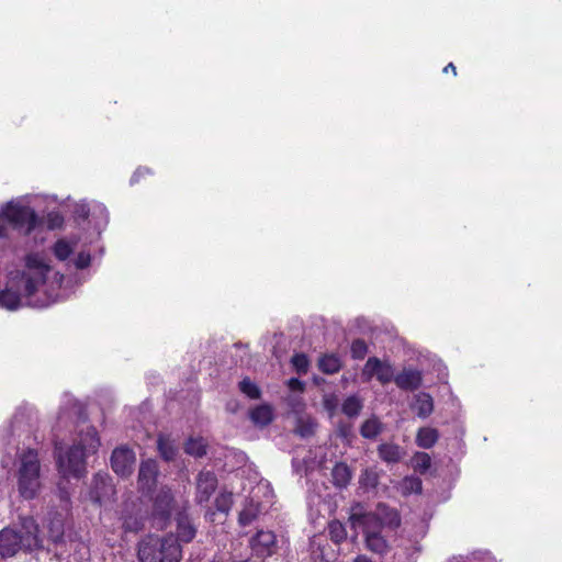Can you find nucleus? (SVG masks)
Returning <instances> with one entry per match:
<instances>
[{"mask_svg":"<svg viewBox=\"0 0 562 562\" xmlns=\"http://www.w3.org/2000/svg\"><path fill=\"white\" fill-rule=\"evenodd\" d=\"M367 353H368V345L363 339L357 338L351 342L350 355H351L352 359L362 360V359H364Z\"/></svg>","mask_w":562,"mask_h":562,"instance_id":"a19ab883","label":"nucleus"},{"mask_svg":"<svg viewBox=\"0 0 562 562\" xmlns=\"http://www.w3.org/2000/svg\"><path fill=\"white\" fill-rule=\"evenodd\" d=\"M381 430V423L376 418H370L361 425L360 434L363 438L374 439Z\"/></svg>","mask_w":562,"mask_h":562,"instance_id":"72a5a7b5","label":"nucleus"},{"mask_svg":"<svg viewBox=\"0 0 562 562\" xmlns=\"http://www.w3.org/2000/svg\"><path fill=\"white\" fill-rule=\"evenodd\" d=\"M328 535L334 543L340 544L347 538V530L345 525L339 520H331L328 524Z\"/></svg>","mask_w":562,"mask_h":562,"instance_id":"7c9ffc66","label":"nucleus"},{"mask_svg":"<svg viewBox=\"0 0 562 562\" xmlns=\"http://www.w3.org/2000/svg\"><path fill=\"white\" fill-rule=\"evenodd\" d=\"M113 492L111 479L106 473H97L93 475L90 488V498L98 504H101L103 498Z\"/></svg>","mask_w":562,"mask_h":562,"instance_id":"2eb2a0df","label":"nucleus"},{"mask_svg":"<svg viewBox=\"0 0 562 562\" xmlns=\"http://www.w3.org/2000/svg\"><path fill=\"white\" fill-rule=\"evenodd\" d=\"M288 386L291 391H294V392H303L304 389H305V384L304 382H302L300 379L297 378H291L289 381H288Z\"/></svg>","mask_w":562,"mask_h":562,"instance_id":"de8ad7c7","label":"nucleus"},{"mask_svg":"<svg viewBox=\"0 0 562 562\" xmlns=\"http://www.w3.org/2000/svg\"><path fill=\"white\" fill-rule=\"evenodd\" d=\"M396 386L403 391H416L423 383V374L419 370L405 368L394 378Z\"/></svg>","mask_w":562,"mask_h":562,"instance_id":"ddd939ff","label":"nucleus"},{"mask_svg":"<svg viewBox=\"0 0 562 562\" xmlns=\"http://www.w3.org/2000/svg\"><path fill=\"white\" fill-rule=\"evenodd\" d=\"M91 256L88 252H79L76 260L75 266L77 269H86L90 266Z\"/></svg>","mask_w":562,"mask_h":562,"instance_id":"c03bdc74","label":"nucleus"},{"mask_svg":"<svg viewBox=\"0 0 562 562\" xmlns=\"http://www.w3.org/2000/svg\"><path fill=\"white\" fill-rule=\"evenodd\" d=\"M445 74H447L448 71H451L453 74V76H457V67L454 66L453 63H449L442 70Z\"/></svg>","mask_w":562,"mask_h":562,"instance_id":"8fccbe9b","label":"nucleus"},{"mask_svg":"<svg viewBox=\"0 0 562 562\" xmlns=\"http://www.w3.org/2000/svg\"><path fill=\"white\" fill-rule=\"evenodd\" d=\"M159 474L158 464L153 459L142 461L138 471V484L140 490L150 491L157 483Z\"/></svg>","mask_w":562,"mask_h":562,"instance_id":"4468645a","label":"nucleus"},{"mask_svg":"<svg viewBox=\"0 0 562 562\" xmlns=\"http://www.w3.org/2000/svg\"><path fill=\"white\" fill-rule=\"evenodd\" d=\"M362 403L357 396H348L341 406V412L348 417H356L360 414Z\"/></svg>","mask_w":562,"mask_h":562,"instance_id":"f704fd0d","label":"nucleus"},{"mask_svg":"<svg viewBox=\"0 0 562 562\" xmlns=\"http://www.w3.org/2000/svg\"><path fill=\"white\" fill-rule=\"evenodd\" d=\"M21 304L20 294L12 290H3L0 292V305L8 310L14 311Z\"/></svg>","mask_w":562,"mask_h":562,"instance_id":"473e14b6","label":"nucleus"},{"mask_svg":"<svg viewBox=\"0 0 562 562\" xmlns=\"http://www.w3.org/2000/svg\"><path fill=\"white\" fill-rule=\"evenodd\" d=\"M362 376L364 381H370L375 376L382 385H385L394 381V368L389 361H382L378 357H370L362 369Z\"/></svg>","mask_w":562,"mask_h":562,"instance_id":"6e6552de","label":"nucleus"},{"mask_svg":"<svg viewBox=\"0 0 562 562\" xmlns=\"http://www.w3.org/2000/svg\"><path fill=\"white\" fill-rule=\"evenodd\" d=\"M183 450L191 457L203 458L207 453V442L203 437H189L183 445Z\"/></svg>","mask_w":562,"mask_h":562,"instance_id":"5701e85b","label":"nucleus"},{"mask_svg":"<svg viewBox=\"0 0 562 562\" xmlns=\"http://www.w3.org/2000/svg\"><path fill=\"white\" fill-rule=\"evenodd\" d=\"M291 363L297 374H306L310 368L308 357L303 353H294L291 358Z\"/></svg>","mask_w":562,"mask_h":562,"instance_id":"ea45409f","label":"nucleus"},{"mask_svg":"<svg viewBox=\"0 0 562 562\" xmlns=\"http://www.w3.org/2000/svg\"><path fill=\"white\" fill-rule=\"evenodd\" d=\"M350 480H351L350 468L344 462L336 463L331 470L333 484L336 487L342 488V487H346L350 483Z\"/></svg>","mask_w":562,"mask_h":562,"instance_id":"393cba45","label":"nucleus"},{"mask_svg":"<svg viewBox=\"0 0 562 562\" xmlns=\"http://www.w3.org/2000/svg\"><path fill=\"white\" fill-rule=\"evenodd\" d=\"M2 209L10 227L21 236H30L43 222L30 205L11 201Z\"/></svg>","mask_w":562,"mask_h":562,"instance_id":"423d86ee","label":"nucleus"},{"mask_svg":"<svg viewBox=\"0 0 562 562\" xmlns=\"http://www.w3.org/2000/svg\"><path fill=\"white\" fill-rule=\"evenodd\" d=\"M64 225V216L56 211L49 212L46 216V227L50 231L61 228Z\"/></svg>","mask_w":562,"mask_h":562,"instance_id":"79ce46f5","label":"nucleus"},{"mask_svg":"<svg viewBox=\"0 0 562 562\" xmlns=\"http://www.w3.org/2000/svg\"><path fill=\"white\" fill-rule=\"evenodd\" d=\"M317 423L312 418H299L295 426V434L302 438L312 437L315 434Z\"/></svg>","mask_w":562,"mask_h":562,"instance_id":"2f4dec72","label":"nucleus"},{"mask_svg":"<svg viewBox=\"0 0 562 562\" xmlns=\"http://www.w3.org/2000/svg\"><path fill=\"white\" fill-rule=\"evenodd\" d=\"M122 528L124 532H139L145 526V518L136 504L126 506L122 513Z\"/></svg>","mask_w":562,"mask_h":562,"instance_id":"f8f14e48","label":"nucleus"},{"mask_svg":"<svg viewBox=\"0 0 562 562\" xmlns=\"http://www.w3.org/2000/svg\"><path fill=\"white\" fill-rule=\"evenodd\" d=\"M65 527L64 520L59 515H56L54 518L49 520L48 524V535L53 542H60L64 538Z\"/></svg>","mask_w":562,"mask_h":562,"instance_id":"c756f323","label":"nucleus"},{"mask_svg":"<svg viewBox=\"0 0 562 562\" xmlns=\"http://www.w3.org/2000/svg\"><path fill=\"white\" fill-rule=\"evenodd\" d=\"M249 418L254 425L266 427L273 420V409L269 404L257 405L249 412Z\"/></svg>","mask_w":562,"mask_h":562,"instance_id":"a211bd4d","label":"nucleus"},{"mask_svg":"<svg viewBox=\"0 0 562 562\" xmlns=\"http://www.w3.org/2000/svg\"><path fill=\"white\" fill-rule=\"evenodd\" d=\"M217 477L212 471H201L196 476L195 502L200 505L207 503L217 488Z\"/></svg>","mask_w":562,"mask_h":562,"instance_id":"9b49d317","label":"nucleus"},{"mask_svg":"<svg viewBox=\"0 0 562 562\" xmlns=\"http://www.w3.org/2000/svg\"><path fill=\"white\" fill-rule=\"evenodd\" d=\"M100 439L95 428L90 427L80 442L71 446L65 454L57 456V468L63 476L81 477L86 473V452H95Z\"/></svg>","mask_w":562,"mask_h":562,"instance_id":"f03ea898","label":"nucleus"},{"mask_svg":"<svg viewBox=\"0 0 562 562\" xmlns=\"http://www.w3.org/2000/svg\"><path fill=\"white\" fill-rule=\"evenodd\" d=\"M414 408L416 409L418 417H428L434 411L432 397L428 393H419L415 396Z\"/></svg>","mask_w":562,"mask_h":562,"instance_id":"cd10ccee","label":"nucleus"},{"mask_svg":"<svg viewBox=\"0 0 562 562\" xmlns=\"http://www.w3.org/2000/svg\"><path fill=\"white\" fill-rule=\"evenodd\" d=\"M42 548L40 528L32 517L22 518L18 529L7 527L0 531V555L4 559L20 551L32 552Z\"/></svg>","mask_w":562,"mask_h":562,"instance_id":"f257e3e1","label":"nucleus"},{"mask_svg":"<svg viewBox=\"0 0 562 562\" xmlns=\"http://www.w3.org/2000/svg\"><path fill=\"white\" fill-rule=\"evenodd\" d=\"M317 368L324 374H335L342 369V361L337 353H323L318 358Z\"/></svg>","mask_w":562,"mask_h":562,"instance_id":"6ab92c4d","label":"nucleus"},{"mask_svg":"<svg viewBox=\"0 0 562 562\" xmlns=\"http://www.w3.org/2000/svg\"><path fill=\"white\" fill-rule=\"evenodd\" d=\"M25 267L29 273L47 278L50 268L38 254L27 255L25 258Z\"/></svg>","mask_w":562,"mask_h":562,"instance_id":"b1692460","label":"nucleus"},{"mask_svg":"<svg viewBox=\"0 0 562 562\" xmlns=\"http://www.w3.org/2000/svg\"><path fill=\"white\" fill-rule=\"evenodd\" d=\"M414 483H415V485H416V487L414 488V490H415V492L420 493V492H422V482H420V480L416 479V480L414 481Z\"/></svg>","mask_w":562,"mask_h":562,"instance_id":"603ef678","label":"nucleus"},{"mask_svg":"<svg viewBox=\"0 0 562 562\" xmlns=\"http://www.w3.org/2000/svg\"><path fill=\"white\" fill-rule=\"evenodd\" d=\"M145 173H148V169H146V168H144V169L138 168V169L134 172V175H133V177H132V180H131V181H132V182H136V181H138V178H139L140 176H144Z\"/></svg>","mask_w":562,"mask_h":562,"instance_id":"09e8293b","label":"nucleus"},{"mask_svg":"<svg viewBox=\"0 0 562 562\" xmlns=\"http://www.w3.org/2000/svg\"><path fill=\"white\" fill-rule=\"evenodd\" d=\"M323 405L327 412L334 414L338 405L337 397L335 395H326L323 400Z\"/></svg>","mask_w":562,"mask_h":562,"instance_id":"a18cd8bd","label":"nucleus"},{"mask_svg":"<svg viewBox=\"0 0 562 562\" xmlns=\"http://www.w3.org/2000/svg\"><path fill=\"white\" fill-rule=\"evenodd\" d=\"M352 562H373L370 558L364 554L357 555Z\"/></svg>","mask_w":562,"mask_h":562,"instance_id":"3c124183","label":"nucleus"},{"mask_svg":"<svg viewBox=\"0 0 562 562\" xmlns=\"http://www.w3.org/2000/svg\"><path fill=\"white\" fill-rule=\"evenodd\" d=\"M350 520L352 524H358L362 527L363 536L382 532L383 529L381 520L375 512L352 514L350 516Z\"/></svg>","mask_w":562,"mask_h":562,"instance_id":"dca6fc26","label":"nucleus"},{"mask_svg":"<svg viewBox=\"0 0 562 562\" xmlns=\"http://www.w3.org/2000/svg\"><path fill=\"white\" fill-rule=\"evenodd\" d=\"M234 504L232 492H221L214 502L217 512L228 515Z\"/></svg>","mask_w":562,"mask_h":562,"instance_id":"c9c22d12","label":"nucleus"},{"mask_svg":"<svg viewBox=\"0 0 562 562\" xmlns=\"http://www.w3.org/2000/svg\"><path fill=\"white\" fill-rule=\"evenodd\" d=\"M9 223L7 218L3 216V209L0 212V238H8L9 237Z\"/></svg>","mask_w":562,"mask_h":562,"instance_id":"49530a36","label":"nucleus"},{"mask_svg":"<svg viewBox=\"0 0 562 562\" xmlns=\"http://www.w3.org/2000/svg\"><path fill=\"white\" fill-rule=\"evenodd\" d=\"M137 558L139 562H180L182 547L177 543L173 532L162 537L148 535L138 542Z\"/></svg>","mask_w":562,"mask_h":562,"instance_id":"7ed1b4c3","label":"nucleus"},{"mask_svg":"<svg viewBox=\"0 0 562 562\" xmlns=\"http://www.w3.org/2000/svg\"><path fill=\"white\" fill-rule=\"evenodd\" d=\"M181 509V504L177 502L172 490L162 486L151 498V510L149 520L153 528L157 530H166L172 517Z\"/></svg>","mask_w":562,"mask_h":562,"instance_id":"39448f33","label":"nucleus"},{"mask_svg":"<svg viewBox=\"0 0 562 562\" xmlns=\"http://www.w3.org/2000/svg\"><path fill=\"white\" fill-rule=\"evenodd\" d=\"M22 278L24 281L23 294L26 297H31L32 295H34L38 290V286L46 282L45 277L35 276L26 272L23 273Z\"/></svg>","mask_w":562,"mask_h":562,"instance_id":"c85d7f7f","label":"nucleus"},{"mask_svg":"<svg viewBox=\"0 0 562 562\" xmlns=\"http://www.w3.org/2000/svg\"><path fill=\"white\" fill-rule=\"evenodd\" d=\"M260 514V504L254 501H247L244 508L238 514V524L243 527L252 524Z\"/></svg>","mask_w":562,"mask_h":562,"instance_id":"a878e982","label":"nucleus"},{"mask_svg":"<svg viewBox=\"0 0 562 562\" xmlns=\"http://www.w3.org/2000/svg\"><path fill=\"white\" fill-rule=\"evenodd\" d=\"M136 457L134 451L126 447H117L111 454L112 470L122 477H127L132 474Z\"/></svg>","mask_w":562,"mask_h":562,"instance_id":"9d476101","label":"nucleus"},{"mask_svg":"<svg viewBox=\"0 0 562 562\" xmlns=\"http://www.w3.org/2000/svg\"><path fill=\"white\" fill-rule=\"evenodd\" d=\"M413 467L420 473H426L431 465V458L427 452H416L412 459Z\"/></svg>","mask_w":562,"mask_h":562,"instance_id":"4c0bfd02","label":"nucleus"},{"mask_svg":"<svg viewBox=\"0 0 562 562\" xmlns=\"http://www.w3.org/2000/svg\"><path fill=\"white\" fill-rule=\"evenodd\" d=\"M364 537L366 548L379 555H385L390 551V544L381 532L369 533Z\"/></svg>","mask_w":562,"mask_h":562,"instance_id":"aec40b11","label":"nucleus"},{"mask_svg":"<svg viewBox=\"0 0 562 562\" xmlns=\"http://www.w3.org/2000/svg\"><path fill=\"white\" fill-rule=\"evenodd\" d=\"M249 546L256 557H271L277 552V536L270 530H258L249 540Z\"/></svg>","mask_w":562,"mask_h":562,"instance_id":"1a4fd4ad","label":"nucleus"},{"mask_svg":"<svg viewBox=\"0 0 562 562\" xmlns=\"http://www.w3.org/2000/svg\"><path fill=\"white\" fill-rule=\"evenodd\" d=\"M41 462L37 450L27 448L20 456L18 469V491L22 498L33 499L41 487Z\"/></svg>","mask_w":562,"mask_h":562,"instance_id":"20e7f679","label":"nucleus"},{"mask_svg":"<svg viewBox=\"0 0 562 562\" xmlns=\"http://www.w3.org/2000/svg\"><path fill=\"white\" fill-rule=\"evenodd\" d=\"M157 449L160 457L167 462L173 461L178 453V448L173 440H171L169 436L162 434L158 435Z\"/></svg>","mask_w":562,"mask_h":562,"instance_id":"412c9836","label":"nucleus"},{"mask_svg":"<svg viewBox=\"0 0 562 562\" xmlns=\"http://www.w3.org/2000/svg\"><path fill=\"white\" fill-rule=\"evenodd\" d=\"M75 220L78 222H86L90 216V209L87 204H79L74 211Z\"/></svg>","mask_w":562,"mask_h":562,"instance_id":"37998d69","label":"nucleus"},{"mask_svg":"<svg viewBox=\"0 0 562 562\" xmlns=\"http://www.w3.org/2000/svg\"><path fill=\"white\" fill-rule=\"evenodd\" d=\"M439 439V431L432 427H420L416 434V445L423 449L432 448Z\"/></svg>","mask_w":562,"mask_h":562,"instance_id":"4be33fe9","label":"nucleus"},{"mask_svg":"<svg viewBox=\"0 0 562 562\" xmlns=\"http://www.w3.org/2000/svg\"><path fill=\"white\" fill-rule=\"evenodd\" d=\"M53 252L58 260L65 261L72 254V246L65 239H58L54 244Z\"/></svg>","mask_w":562,"mask_h":562,"instance_id":"58836bf2","label":"nucleus"},{"mask_svg":"<svg viewBox=\"0 0 562 562\" xmlns=\"http://www.w3.org/2000/svg\"><path fill=\"white\" fill-rule=\"evenodd\" d=\"M239 390L241 393H244L247 397L251 400H258L261 396V391L258 387V385L252 382L248 376L244 378L239 382Z\"/></svg>","mask_w":562,"mask_h":562,"instance_id":"e433bc0d","label":"nucleus"},{"mask_svg":"<svg viewBox=\"0 0 562 562\" xmlns=\"http://www.w3.org/2000/svg\"><path fill=\"white\" fill-rule=\"evenodd\" d=\"M381 524L390 529H396L401 526V516L395 508L390 507L386 504L380 503L375 509Z\"/></svg>","mask_w":562,"mask_h":562,"instance_id":"f3484780","label":"nucleus"},{"mask_svg":"<svg viewBox=\"0 0 562 562\" xmlns=\"http://www.w3.org/2000/svg\"><path fill=\"white\" fill-rule=\"evenodd\" d=\"M176 531L173 533L177 543H190L196 536L198 529L190 514V506L187 502L181 503V509L173 517Z\"/></svg>","mask_w":562,"mask_h":562,"instance_id":"0eeeda50","label":"nucleus"},{"mask_svg":"<svg viewBox=\"0 0 562 562\" xmlns=\"http://www.w3.org/2000/svg\"><path fill=\"white\" fill-rule=\"evenodd\" d=\"M379 458L386 463H397L402 458L401 447L396 443H381L378 446Z\"/></svg>","mask_w":562,"mask_h":562,"instance_id":"bb28decb","label":"nucleus"}]
</instances>
